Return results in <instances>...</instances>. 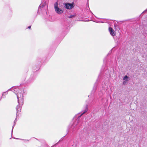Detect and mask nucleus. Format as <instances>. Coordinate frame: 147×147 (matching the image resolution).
Listing matches in <instances>:
<instances>
[{"instance_id": "2eb2a0df", "label": "nucleus", "mask_w": 147, "mask_h": 147, "mask_svg": "<svg viewBox=\"0 0 147 147\" xmlns=\"http://www.w3.org/2000/svg\"><path fill=\"white\" fill-rule=\"evenodd\" d=\"M27 140L28 141V140Z\"/></svg>"}, {"instance_id": "39448f33", "label": "nucleus", "mask_w": 147, "mask_h": 147, "mask_svg": "<svg viewBox=\"0 0 147 147\" xmlns=\"http://www.w3.org/2000/svg\"><path fill=\"white\" fill-rule=\"evenodd\" d=\"M109 30L111 35L113 36H115V33L112 28L109 27Z\"/></svg>"}, {"instance_id": "9b49d317", "label": "nucleus", "mask_w": 147, "mask_h": 147, "mask_svg": "<svg viewBox=\"0 0 147 147\" xmlns=\"http://www.w3.org/2000/svg\"><path fill=\"white\" fill-rule=\"evenodd\" d=\"M72 147H77L76 145H72Z\"/></svg>"}, {"instance_id": "4468645a", "label": "nucleus", "mask_w": 147, "mask_h": 147, "mask_svg": "<svg viewBox=\"0 0 147 147\" xmlns=\"http://www.w3.org/2000/svg\"><path fill=\"white\" fill-rule=\"evenodd\" d=\"M28 28L30 29L31 28V26H29L28 27Z\"/></svg>"}, {"instance_id": "f257e3e1", "label": "nucleus", "mask_w": 147, "mask_h": 147, "mask_svg": "<svg viewBox=\"0 0 147 147\" xmlns=\"http://www.w3.org/2000/svg\"><path fill=\"white\" fill-rule=\"evenodd\" d=\"M11 90L17 95L18 104V105L16 107V109L17 111L16 117L14 121V125L12 126V133L13 128L16 125V122L17 121V117L19 115L18 114L21 112L22 107L24 104V95L25 92L23 88L20 87H16L12 88L11 89Z\"/></svg>"}, {"instance_id": "20e7f679", "label": "nucleus", "mask_w": 147, "mask_h": 147, "mask_svg": "<svg viewBox=\"0 0 147 147\" xmlns=\"http://www.w3.org/2000/svg\"><path fill=\"white\" fill-rule=\"evenodd\" d=\"M64 5L65 7L67 9H71L74 7L73 5L70 3H65Z\"/></svg>"}, {"instance_id": "7ed1b4c3", "label": "nucleus", "mask_w": 147, "mask_h": 147, "mask_svg": "<svg viewBox=\"0 0 147 147\" xmlns=\"http://www.w3.org/2000/svg\"><path fill=\"white\" fill-rule=\"evenodd\" d=\"M54 7L55 11L58 14H61L63 13V10L58 7L57 2L55 3Z\"/></svg>"}, {"instance_id": "0eeeda50", "label": "nucleus", "mask_w": 147, "mask_h": 147, "mask_svg": "<svg viewBox=\"0 0 147 147\" xmlns=\"http://www.w3.org/2000/svg\"><path fill=\"white\" fill-rule=\"evenodd\" d=\"M129 77L127 76H125L123 78V80L125 81H127L129 80Z\"/></svg>"}, {"instance_id": "ddd939ff", "label": "nucleus", "mask_w": 147, "mask_h": 147, "mask_svg": "<svg viewBox=\"0 0 147 147\" xmlns=\"http://www.w3.org/2000/svg\"><path fill=\"white\" fill-rule=\"evenodd\" d=\"M111 53V51H110L109 52V53H108V55H109V54H110Z\"/></svg>"}, {"instance_id": "1a4fd4ad", "label": "nucleus", "mask_w": 147, "mask_h": 147, "mask_svg": "<svg viewBox=\"0 0 147 147\" xmlns=\"http://www.w3.org/2000/svg\"><path fill=\"white\" fill-rule=\"evenodd\" d=\"M75 16H76V15L75 14L73 15H71L69 16V18H71L74 17Z\"/></svg>"}, {"instance_id": "6e6552de", "label": "nucleus", "mask_w": 147, "mask_h": 147, "mask_svg": "<svg viewBox=\"0 0 147 147\" xmlns=\"http://www.w3.org/2000/svg\"><path fill=\"white\" fill-rule=\"evenodd\" d=\"M10 90V89H8L7 91L3 92V94H2V96L1 97V98H2L3 97V96H4L6 95V94H7V92L8 91Z\"/></svg>"}, {"instance_id": "f8f14e48", "label": "nucleus", "mask_w": 147, "mask_h": 147, "mask_svg": "<svg viewBox=\"0 0 147 147\" xmlns=\"http://www.w3.org/2000/svg\"><path fill=\"white\" fill-rule=\"evenodd\" d=\"M147 11V9L145 10H144L143 12L142 13H144V12H146Z\"/></svg>"}, {"instance_id": "9d476101", "label": "nucleus", "mask_w": 147, "mask_h": 147, "mask_svg": "<svg viewBox=\"0 0 147 147\" xmlns=\"http://www.w3.org/2000/svg\"><path fill=\"white\" fill-rule=\"evenodd\" d=\"M126 82L127 81H123V84L124 85H125L127 83Z\"/></svg>"}, {"instance_id": "423d86ee", "label": "nucleus", "mask_w": 147, "mask_h": 147, "mask_svg": "<svg viewBox=\"0 0 147 147\" xmlns=\"http://www.w3.org/2000/svg\"><path fill=\"white\" fill-rule=\"evenodd\" d=\"M45 2H44L43 3L41 4L39 7L38 9V12H39V11L41 9V8H43L45 6Z\"/></svg>"}, {"instance_id": "f03ea898", "label": "nucleus", "mask_w": 147, "mask_h": 147, "mask_svg": "<svg viewBox=\"0 0 147 147\" xmlns=\"http://www.w3.org/2000/svg\"><path fill=\"white\" fill-rule=\"evenodd\" d=\"M88 111V106L87 105L86 106V109L80 115L78 116V118L77 120H76L75 122H74L73 125H72L71 129H73V131H75L77 129L76 126L77 125L79 121L80 117L83 114L86 113Z\"/></svg>"}]
</instances>
